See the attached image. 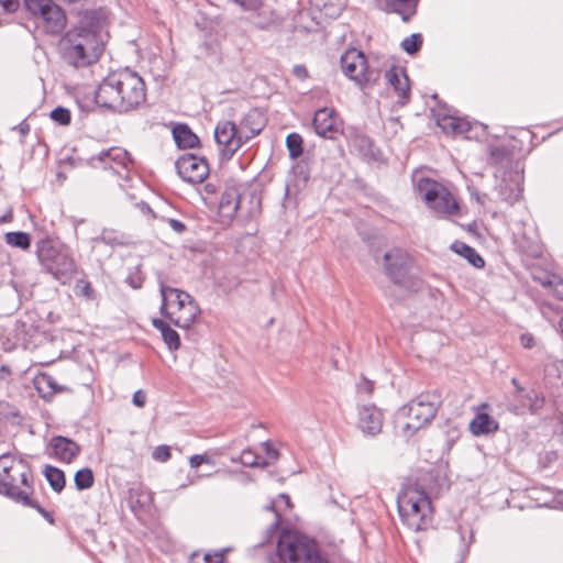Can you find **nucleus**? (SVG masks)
Wrapping results in <instances>:
<instances>
[{
    "label": "nucleus",
    "mask_w": 563,
    "mask_h": 563,
    "mask_svg": "<svg viewBox=\"0 0 563 563\" xmlns=\"http://www.w3.org/2000/svg\"><path fill=\"white\" fill-rule=\"evenodd\" d=\"M106 40L104 19L97 12H86L60 38L62 59L74 68L91 66L99 60Z\"/></svg>",
    "instance_id": "nucleus-1"
},
{
    "label": "nucleus",
    "mask_w": 563,
    "mask_h": 563,
    "mask_svg": "<svg viewBox=\"0 0 563 563\" xmlns=\"http://www.w3.org/2000/svg\"><path fill=\"white\" fill-rule=\"evenodd\" d=\"M96 103L118 113L139 109L146 100L143 78L129 68L110 73L99 84L95 93Z\"/></svg>",
    "instance_id": "nucleus-2"
},
{
    "label": "nucleus",
    "mask_w": 563,
    "mask_h": 563,
    "mask_svg": "<svg viewBox=\"0 0 563 563\" xmlns=\"http://www.w3.org/2000/svg\"><path fill=\"white\" fill-rule=\"evenodd\" d=\"M442 404V395L439 389H424L407 404L398 408L397 422L408 418L409 421L400 424V434L406 440L412 438L420 429L428 426L437 416Z\"/></svg>",
    "instance_id": "nucleus-3"
},
{
    "label": "nucleus",
    "mask_w": 563,
    "mask_h": 563,
    "mask_svg": "<svg viewBox=\"0 0 563 563\" xmlns=\"http://www.w3.org/2000/svg\"><path fill=\"white\" fill-rule=\"evenodd\" d=\"M34 474L27 461L20 457L10 466H3L0 474V496L23 506L34 496Z\"/></svg>",
    "instance_id": "nucleus-4"
},
{
    "label": "nucleus",
    "mask_w": 563,
    "mask_h": 563,
    "mask_svg": "<svg viewBox=\"0 0 563 563\" xmlns=\"http://www.w3.org/2000/svg\"><path fill=\"white\" fill-rule=\"evenodd\" d=\"M415 487L404 486L397 495L401 522L412 531L426 530L432 522V501Z\"/></svg>",
    "instance_id": "nucleus-5"
},
{
    "label": "nucleus",
    "mask_w": 563,
    "mask_h": 563,
    "mask_svg": "<svg viewBox=\"0 0 563 563\" xmlns=\"http://www.w3.org/2000/svg\"><path fill=\"white\" fill-rule=\"evenodd\" d=\"M161 313L175 325L188 329L200 313L195 299L186 291L161 284Z\"/></svg>",
    "instance_id": "nucleus-6"
},
{
    "label": "nucleus",
    "mask_w": 563,
    "mask_h": 563,
    "mask_svg": "<svg viewBox=\"0 0 563 563\" xmlns=\"http://www.w3.org/2000/svg\"><path fill=\"white\" fill-rule=\"evenodd\" d=\"M37 256L45 271L56 280L67 284L76 274V264L68 250L63 244L43 242L37 250Z\"/></svg>",
    "instance_id": "nucleus-7"
},
{
    "label": "nucleus",
    "mask_w": 563,
    "mask_h": 563,
    "mask_svg": "<svg viewBox=\"0 0 563 563\" xmlns=\"http://www.w3.org/2000/svg\"><path fill=\"white\" fill-rule=\"evenodd\" d=\"M418 191L437 217L450 218L459 213L456 199L442 184L430 178H421L418 181Z\"/></svg>",
    "instance_id": "nucleus-8"
},
{
    "label": "nucleus",
    "mask_w": 563,
    "mask_h": 563,
    "mask_svg": "<svg viewBox=\"0 0 563 563\" xmlns=\"http://www.w3.org/2000/svg\"><path fill=\"white\" fill-rule=\"evenodd\" d=\"M340 67L343 75L361 90L374 86L379 78V73L369 67L365 54L354 47L341 55Z\"/></svg>",
    "instance_id": "nucleus-9"
},
{
    "label": "nucleus",
    "mask_w": 563,
    "mask_h": 563,
    "mask_svg": "<svg viewBox=\"0 0 563 563\" xmlns=\"http://www.w3.org/2000/svg\"><path fill=\"white\" fill-rule=\"evenodd\" d=\"M261 133V122L251 131H241L232 121H220L214 129V139L220 146L221 156L230 159L249 140Z\"/></svg>",
    "instance_id": "nucleus-10"
},
{
    "label": "nucleus",
    "mask_w": 563,
    "mask_h": 563,
    "mask_svg": "<svg viewBox=\"0 0 563 563\" xmlns=\"http://www.w3.org/2000/svg\"><path fill=\"white\" fill-rule=\"evenodd\" d=\"M313 542L312 539L291 530H283L277 539V555L285 563H300L303 552Z\"/></svg>",
    "instance_id": "nucleus-11"
},
{
    "label": "nucleus",
    "mask_w": 563,
    "mask_h": 563,
    "mask_svg": "<svg viewBox=\"0 0 563 563\" xmlns=\"http://www.w3.org/2000/svg\"><path fill=\"white\" fill-rule=\"evenodd\" d=\"M406 486L415 487L419 493H422L421 495H424L431 501L432 498H437L444 490H448L450 483L446 475L443 474L441 470L430 468L420 472L415 483Z\"/></svg>",
    "instance_id": "nucleus-12"
},
{
    "label": "nucleus",
    "mask_w": 563,
    "mask_h": 563,
    "mask_svg": "<svg viewBox=\"0 0 563 563\" xmlns=\"http://www.w3.org/2000/svg\"><path fill=\"white\" fill-rule=\"evenodd\" d=\"M178 175L189 184H200L209 175V165L203 157L184 154L176 162Z\"/></svg>",
    "instance_id": "nucleus-13"
},
{
    "label": "nucleus",
    "mask_w": 563,
    "mask_h": 563,
    "mask_svg": "<svg viewBox=\"0 0 563 563\" xmlns=\"http://www.w3.org/2000/svg\"><path fill=\"white\" fill-rule=\"evenodd\" d=\"M384 415L374 404L357 406V429L364 437L374 438L382 432Z\"/></svg>",
    "instance_id": "nucleus-14"
},
{
    "label": "nucleus",
    "mask_w": 563,
    "mask_h": 563,
    "mask_svg": "<svg viewBox=\"0 0 563 563\" xmlns=\"http://www.w3.org/2000/svg\"><path fill=\"white\" fill-rule=\"evenodd\" d=\"M316 133L324 139L333 140L343 133V122L332 108H322L316 111L313 121Z\"/></svg>",
    "instance_id": "nucleus-15"
},
{
    "label": "nucleus",
    "mask_w": 563,
    "mask_h": 563,
    "mask_svg": "<svg viewBox=\"0 0 563 563\" xmlns=\"http://www.w3.org/2000/svg\"><path fill=\"white\" fill-rule=\"evenodd\" d=\"M545 402L540 389H514L510 410L516 415L537 413Z\"/></svg>",
    "instance_id": "nucleus-16"
},
{
    "label": "nucleus",
    "mask_w": 563,
    "mask_h": 563,
    "mask_svg": "<svg viewBox=\"0 0 563 563\" xmlns=\"http://www.w3.org/2000/svg\"><path fill=\"white\" fill-rule=\"evenodd\" d=\"M97 163H100L104 169H112L119 176H123V172L129 170L132 161L124 148L117 146L101 151L97 156L91 157V164L97 166Z\"/></svg>",
    "instance_id": "nucleus-17"
},
{
    "label": "nucleus",
    "mask_w": 563,
    "mask_h": 563,
    "mask_svg": "<svg viewBox=\"0 0 563 563\" xmlns=\"http://www.w3.org/2000/svg\"><path fill=\"white\" fill-rule=\"evenodd\" d=\"M240 208V191L236 186L228 185L221 192L218 208L217 221L220 224L229 225L233 222Z\"/></svg>",
    "instance_id": "nucleus-18"
},
{
    "label": "nucleus",
    "mask_w": 563,
    "mask_h": 563,
    "mask_svg": "<svg viewBox=\"0 0 563 563\" xmlns=\"http://www.w3.org/2000/svg\"><path fill=\"white\" fill-rule=\"evenodd\" d=\"M385 269L395 284L407 287L409 256L401 250L394 249L385 254Z\"/></svg>",
    "instance_id": "nucleus-19"
},
{
    "label": "nucleus",
    "mask_w": 563,
    "mask_h": 563,
    "mask_svg": "<svg viewBox=\"0 0 563 563\" xmlns=\"http://www.w3.org/2000/svg\"><path fill=\"white\" fill-rule=\"evenodd\" d=\"M49 445L54 457L63 463L73 462L81 452V448L76 441L64 435L52 437Z\"/></svg>",
    "instance_id": "nucleus-20"
},
{
    "label": "nucleus",
    "mask_w": 563,
    "mask_h": 563,
    "mask_svg": "<svg viewBox=\"0 0 563 563\" xmlns=\"http://www.w3.org/2000/svg\"><path fill=\"white\" fill-rule=\"evenodd\" d=\"M126 494L128 506L135 516L151 510L154 496L148 488L137 484L130 487Z\"/></svg>",
    "instance_id": "nucleus-21"
},
{
    "label": "nucleus",
    "mask_w": 563,
    "mask_h": 563,
    "mask_svg": "<svg viewBox=\"0 0 563 563\" xmlns=\"http://www.w3.org/2000/svg\"><path fill=\"white\" fill-rule=\"evenodd\" d=\"M489 408L487 402L476 407L475 416L470 422V431L476 437L493 433L499 429V423L486 411Z\"/></svg>",
    "instance_id": "nucleus-22"
},
{
    "label": "nucleus",
    "mask_w": 563,
    "mask_h": 563,
    "mask_svg": "<svg viewBox=\"0 0 563 563\" xmlns=\"http://www.w3.org/2000/svg\"><path fill=\"white\" fill-rule=\"evenodd\" d=\"M439 126L445 131L451 132L455 135H463L465 139L476 137L477 134H472L474 130H483V126L477 123H471L464 118L454 115H444L438 119Z\"/></svg>",
    "instance_id": "nucleus-23"
},
{
    "label": "nucleus",
    "mask_w": 563,
    "mask_h": 563,
    "mask_svg": "<svg viewBox=\"0 0 563 563\" xmlns=\"http://www.w3.org/2000/svg\"><path fill=\"white\" fill-rule=\"evenodd\" d=\"M385 79L400 99L401 104L408 101L410 95L409 79L404 68L393 66L385 73Z\"/></svg>",
    "instance_id": "nucleus-24"
},
{
    "label": "nucleus",
    "mask_w": 563,
    "mask_h": 563,
    "mask_svg": "<svg viewBox=\"0 0 563 563\" xmlns=\"http://www.w3.org/2000/svg\"><path fill=\"white\" fill-rule=\"evenodd\" d=\"M37 24L47 33V34H59L67 24V18L65 12L59 5L51 7V11H47L46 14L37 22Z\"/></svg>",
    "instance_id": "nucleus-25"
},
{
    "label": "nucleus",
    "mask_w": 563,
    "mask_h": 563,
    "mask_svg": "<svg viewBox=\"0 0 563 563\" xmlns=\"http://www.w3.org/2000/svg\"><path fill=\"white\" fill-rule=\"evenodd\" d=\"M497 191L501 200L508 205L515 203L519 200L522 192L520 176L518 174L509 173L497 187Z\"/></svg>",
    "instance_id": "nucleus-26"
},
{
    "label": "nucleus",
    "mask_w": 563,
    "mask_h": 563,
    "mask_svg": "<svg viewBox=\"0 0 563 563\" xmlns=\"http://www.w3.org/2000/svg\"><path fill=\"white\" fill-rule=\"evenodd\" d=\"M255 12L257 16L255 25L261 30H268L283 23L280 15L271 7L262 4L261 1L260 9H257Z\"/></svg>",
    "instance_id": "nucleus-27"
},
{
    "label": "nucleus",
    "mask_w": 563,
    "mask_h": 563,
    "mask_svg": "<svg viewBox=\"0 0 563 563\" xmlns=\"http://www.w3.org/2000/svg\"><path fill=\"white\" fill-rule=\"evenodd\" d=\"M173 136L180 148H194L199 144L198 136L186 124L176 125L173 129Z\"/></svg>",
    "instance_id": "nucleus-28"
},
{
    "label": "nucleus",
    "mask_w": 563,
    "mask_h": 563,
    "mask_svg": "<svg viewBox=\"0 0 563 563\" xmlns=\"http://www.w3.org/2000/svg\"><path fill=\"white\" fill-rule=\"evenodd\" d=\"M418 0H385L386 10L398 13L408 21L415 13Z\"/></svg>",
    "instance_id": "nucleus-29"
},
{
    "label": "nucleus",
    "mask_w": 563,
    "mask_h": 563,
    "mask_svg": "<svg viewBox=\"0 0 563 563\" xmlns=\"http://www.w3.org/2000/svg\"><path fill=\"white\" fill-rule=\"evenodd\" d=\"M43 475L53 492L59 494L65 488L66 476L62 468L46 464L43 470Z\"/></svg>",
    "instance_id": "nucleus-30"
},
{
    "label": "nucleus",
    "mask_w": 563,
    "mask_h": 563,
    "mask_svg": "<svg viewBox=\"0 0 563 563\" xmlns=\"http://www.w3.org/2000/svg\"><path fill=\"white\" fill-rule=\"evenodd\" d=\"M451 250L464 257L471 265L476 268H482L485 265L484 258L476 252V250L463 242L455 241L452 243Z\"/></svg>",
    "instance_id": "nucleus-31"
},
{
    "label": "nucleus",
    "mask_w": 563,
    "mask_h": 563,
    "mask_svg": "<svg viewBox=\"0 0 563 563\" xmlns=\"http://www.w3.org/2000/svg\"><path fill=\"white\" fill-rule=\"evenodd\" d=\"M456 532L460 538L459 555L460 561L455 563H463L470 552V547L474 542V531L471 526L459 525Z\"/></svg>",
    "instance_id": "nucleus-32"
},
{
    "label": "nucleus",
    "mask_w": 563,
    "mask_h": 563,
    "mask_svg": "<svg viewBox=\"0 0 563 563\" xmlns=\"http://www.w3.org/2000/svg\"><path fill=\"white\" fill-rule=\"evenodd\" d=\"M0 421L12 426H22L23 417L19 408L5 400H0Z\"/></svg>",
    "instance_id": "nucleus-33"
},
{
    "label": "nucleus",
    "mask_w": 563,
    "mask_h": 563,
    "mask_svg": "<svg viewBox=\"0 0 563 563\" xmlns=\"http://www.w3.org/2000/svg\"><path fill=\"white\" fill-rule=\"evenodd\" d=\"M24 5L38 22L47 11H51V7H56L57 4L52 0H24Z\"/></svg>",
    "instance_id": "nucleus-34"
},
{
    "label": "nucleus",
    "mask_w": 563,
    "mask_h": 563,
    "mask_svg": "<svg viewBox=\"0 0 563 563\" xmlns=\"http://www.w3.org/2000/svg\"><path fill=\"white\" fill-rule=\"evenodd\" d=\"M74 484L77 490L82 492L89 489L95 484V475L90 467H82L74 475Z\"/></svg>",
    "instance_id": "nucleus-35"
},
{
    "label": "nucleus",
    "mask_w": 563,
    "mask_h": 563,
    "mask_svg": "<svg viewBox=\"0 0 563 563\" xmlns=\"http://www.w3.org/2000/svg\"><path fill=\"white\" fill-rule=\"evenodd\" d=\"M232 463H241L243 466L247 467H266L268 462L263 460L258 461V456L250 449H245L241 452L236 457H231Z\"/></svg>",
    "instance_id": "nucleus-36"
},
{
    "label": "nucleus",
    "mask_w": 563,
    "mask_h": 563,
    "mask_svg": "<svg viewBox=\"0 0 563 563\" xmlns=\"http://www.w3.org/2000/svg\"><path fill=\"white\" fill-rule=\"evenodd\" d=\"M5 242L10 246L26 250L31 245V238L25 232H9L5 234Z\"/></svg>",
    "instance_id": "nucleus-37"
},
{
    "label": "nucleus",
    "mask_w": 563,
    "mask_h": 563,
    "mask_svg": "<svg viewBox=\"0 0 563 563\" xmlns=\"http://www.w3.org/2000/svg\"><path fill=\"white\" fill-rule=\"evenodd\" d=\"M302 137L298 133H290L286 137V146L291 158H298L302 152Z\"/></svg>",
    "instance_id": "nucleus-38"
},
{
    "label": "nucleus",
    "mask_w": 563,
    "mask_h": 563,
    "mask_svg": "<svg viewBox=\"0 0 563 563\" xmlns=\"http://www.w3.org/2000/svg\"><path fill=\"white\" fill-rule=\"evenodd\" d=\"M261 122V131L264 128V120L257 110H251L249 111L242 119L240 129L241 131H251L252 128L257 123Z\"/></svg>",
    "instance_id": "nucleus-39"
},
{
    "label": "nucleus",
    "mask_w": 563,
    "mask_h": 563,
    "mask_svg": "<svg viewBox=\"0 0 563 563\" xmlns=\"http://www.w3.org/2000/svg\"><path fill=\"white\" fill-rule=\"evenodd\" d=\"M422 45V36L421 34L415 33L410 36L406 37L401 42L402 49L408 54L417 53Z\"/></svg>",
    "instance_id": "nucleus-40"
},
{
    "label": "nucleus",
    "mask_w": 563,
    "mask_h": 563,
    "mask_svg": "<svg viewBox=\"0 0 563 563\" xmlns=\"http://www.w3.org/2000/svg\"><path fill=\"white\" fill-rule=\"evenodd\" d=\"M23 507H29L36 510L49 525H55V517L52 511L46 510L40 503L32 496Z\"/></svg>",
    "instance_id": "nucleus-41"
},
{
    "label": "nucleus",
    "mask_w": 563,
    "mask_h": 563,
    "mask_svg": "<svg viewBox=\"0 0 563 563\" xmlns=\"http://www.w3.org/2000/svg\"><path fill=\"white\" fill-rule=\"evenodd\" d=\"M300 563H324L317 543L313 541L308 550L303 552Z\"/></svg>",
    "instance_id": "nucleus-42"
},
{
    "label": "nucleus",
    "mask_w": 563,
    "mask_h": 563,
    "mask_svg": "<svg viewBox=\"0 0 563 563\" xmlns=\"http://www.w3.org/2000/svg\"><path fill=\"white\" fill-rule=\"evenodd\" d=\"M51 119L60 125H68L70 123L71 114L67 108L57 107L51 111Z\"/></svg>",
    "instance_id": "nucleus-43"
},
{
    "label": "nucleus",
    "mask_w": 563,
    "mask_h": 563,
    "mask_svg": "<svg viewBox=\"0 0 563 563\" xmlns=\"http://www.w3.org/2000/svg\"><path fill=\"white\" fill-rule=\"evenodd\" d=\"M162 338L169 350H177L180 345L179 334L172 328L166 329Z\"/></svg>",
    "instance_id": "nucleus-44"
},
{
    "label": "nucleus",
    "mask_w": 563,
    "mask_h": 563,
    "mask_svg": "<svg viewBox=\"0 0 563 563\" xmlns=\"http://www.w3.org/2000/svg\"><path fill=\"white\" fill-rule=\"evenodd\" d=\"M225 552H227V549H222V550L216 551L213 553L208 552L203 555V558L200 562H196V563H227Z\"/></svg>",
    "instance_id": "nucleus-45"
},
{
    "label": "nucleus",
    "mask_w": 563,
    "mask_h": 563,
    "mask_svg": "<svg viewBox=\"0 0 563 563\" xmlns=\"http://www.w3.org/2000/svg\"><path fill=\"white\" fill-rule=\"evenodd\" d=\"M144 282V275L142 274L139 266L134 268L126 277V283L134 289L141 288Z\"/></svg>",
    "instance_id": "nucleus-46"
},
{
    "label": "nucleus",
    "mask_w": 563,
    "mask_h": 563,
    "mask_svg": "<svg viewBox=\"0 0 563 563\" xmlns=\"http://www.w3.org/2000/svg\"><path fill=\"white\" fill-rule=\"evenodd\" d=\"M34 387H58L52 376L47 375L46 373H38L33 378Z\"/></svg>",
    "instance_id": "nucleus-47"
},
{
    "label": "nucleus",
    "mask_w": 563,
    "mask_h": 563,
    "mask_svg": "<svg viewBox=\"0 0 563 563\" xmlns=\"http://www.w3.org/2000/svg\"><path fill=\"white\" fill-rule=\"evenodd\" d=\"M152 457L158 462L168 461L170 459V448L166 444L157 445L152 453Z\"/></svg>",
    "instance_id": "nucleus-48"
},
{
    "label": "nucleus",
    "mask_w": 563,
    "mask_h": 563,
    "mask_svg": "<svg viewBox=\"0 0 563 563\" xmlns=\"http://www.w3.org/2000/svg\"><path fill=\"white\" fill-rule=\"evenodd\" d=\"M203 463L213 464V461L211 460V457L207 453L194 454L189 459V465H190L191 468H197V467H199Z\"/></svg>",
    "instance_id": "nucleus-49"
},
{
    "label": "nucleus",
    "mask_w": 563,
    "mask_h": 563,
    "mask_svg": "<svg viewBox=\"0 0 563 563\" xmlns=\"http://www.w3.org/2000/svg\"><path fill=\"white\" fill-rule=\"evenodd\" d=\"M276 519L273 523L269 525V527L265 531V538L261 542V544H264L265 542L271 541L275 534L278 532L279 523H280V516L276 512Z\"/></svg>",
    "instance_id": "nucleus-50"
},
{
    "label": "nucleus",
    "mask_w": 563,
    "mask_h": 563,
    "mask_svg": "<svg viewBox=\"0 0 563 563\" xmlns=\"http://www.w3.org/2000/svg\"><path fill=\"white\" fill-rule=\"evenodd\" d=\"M245 11H256L260 9V0H233Z\"/></svg>",
    "instance_id": "nucleus-51"
},
{
    "label": "nucleus",
    "mask_w": 563,
    "mask_h": 563,
    "mask_svg": "<svg viewBox=\"0 0 563 563\" xmlns=\"http://www.w3.org/2000/svg\"><path fill=\"white\" fill-rule=\"evenodd\" d=\"M132 404L139 408L146 404V393L144 389H136L132 397Z\"/></svg>",
    "instance_id": "nucleus-52"
},
{
    "label": "nucleus",
    "mask_w": 563,
    "mask_h": 563,
    "mask_svg": "<svg viewBox=\"0 0 563 563\" xmlns=\"http://www.w3.org/2000/svg\"><path fill=\"white\" fill-rule=\"evenodd\" d=\"M263 448H264V451H265V454L267 455V457H269L271 460L273 461H276L278 460L279 457V452L278 450L271 443V441H265L263 442Z\"/></svg>",
    "instance_id": "nucleus-53"
},
{
    "label": "nucleus",
    "mask_w": 563,
    "mask_h": 563,
    "mask_svg": "<svg viewBox=\"0 0 563 563\" xmlns=\"http://www.w3.org/2000/svg\"><path fill=\"white\" fill-rule=\"evenodd\" d=\"M65 389H36L38 396L43 398L45 401H52L55 394L64 391Z\"/></svg>",
    "instance_id": "nucleus-54"
},
{
    "label": "nucleus",
    "mask_w": 563,
    "mask_h": 563,
    "mask_svg": "<svg viewBox=\"0 0 563 563\" xmlns=\"http://www.w3.org/2000/svg\"><path fill=\"white\" fill-rule=\"evenodd\" d=\"M292 73L300 80H305L308 78V70L303 65L294 66Z\"/></svg>",
    "instance_id": "nucleus-55"
},
{
    "label": "nucleus",
    "mask_w": 563,
    "mask_h": 563,
    "mask_svg": "<svg viewBox=\"0 0 563 563\" xmlns=\"http://www.w3.org/2000/svg\"><path fill=\"white\" fill-rule=\"evenodd\" d=\"M520 343L526 349H531L534 346V338L530 333L521 334Z\"/></svg>",
    "instance_id": "nucleus-56"
},
{
    "label": "nucleus",
    "mask_w": 563,
    "mask_h": 563,
    "mask_svg": "<svg viewBox=\"0 0 563 563\" xmlns=\"http://www.w3.org/2000/svg\"><path fill=\"white\" fill-rule=\"evenodd\" d=\"M168 223H169L170 228H172L175 232H177V233H181V232H184V231H185V229H186L185 224H184L181 221L176 220V219H169V220H168Z\"/></svg>",
    "instance_id": "nucleus-57"
},
{
    "label": "nucleus",
    "mask_w": 563,
    "mask_h": 563,
    "mask_svg": "<svg viewBox=\"0 0 563 563\" xmlns=\"http://www.w3.org/2000/svg\"><path fill=\"white\" fill-rule=\"evenodd\" d=\"M0 4L8 12H12L18 7V0H0Z\"/></svg>",
    "instance_id": "nucleus-58"
},
{
    "label": "nucleus",
    "mask_w": 563,
    "mask_h": 563,
    "mask_svg": "<svg viewBox=\"0 0 563 563\" xmlns=\"http://www.w3.org/2000/svg\"><path fill=\"white\" fill-rule=\"evenodd\" d=\"M153 325H154V328L159 330L161 334H163L166 329L170 328L165 321H163L161 319H154L153 320Z\"/></svg>",
    "instance_id": "nucleus-59"
},
{
    "label": "nucleus",
    "mask_w": 563,
    "mask_h": 563,
    "mask_svg": "<svg viewBox=\"0 0 563 563\" xmlns=\"http://www.w3.org/2000/svg\"><path fill=\"white\" fill-rule=\"evenodd\" d=\"M554 294L558 298L563 300V280H559L554 284Z\"/></svg>",
    "instance_id": "nucleus-60"
},
{
    "label": "nucleus",
    "mask_w": 563,
    "mask_h": 563,
    "mask_svg": "<svg viewBox=\"0 0 563 563\" xmlns=\"http://www.w3.org/2000/svg\"><path fill=\"white\" fill-rule=\"evenodd\" d=\"M554 501H556L559 504L560 508L563 510V489L559 490L554 495Z\"/></svg>",
    "instance_id": "nucleus-61"
},
{
    "label": "nucleus",
    "mask_w": 563,
    "mask_h": 563,
    "mask_svg": "<svg viewBox=\"0 0 563 563\" xmlns=\"http://www.w3.org/2000/svg\"><path fill=\"white\" fill-rule=\"evenodd\" d=\"M141 211L144 213V214H151L153 216V212H152V209L146 206L145 203H142L141 205Z\"/></svg>",
    "instance_id": "nucleus-62"
},
{
    "label": "nucleus",
    "mask_w": 563,
    "mask_h": 563,
    "mask_svg": "<svg viewBox=\"0 0 563 563\" xmlns=\"http://www.w3.org/2000/svg\"><path fill=\"white\" fill-rule=\"evenodd\" d=\"M19 130L22 134H26L29 132L30 128L26 123H21L19 125Z\"/></svg>",
    "instance_id": "nucleus-63"
},
{
    "label": "nucleus",
    "mask_w": 563,
    "mask_h": 563,
    "mask_svg": "<svg viewBox=\"0 0 563 563\" xmlns=\"http://www.w3.org/2000/svg\"><path fill=\"white\" fill-rule=\"evenodd\" d=\"M205 190H206L207 192H209V194H214L216 188H214V186H213V185H211V184H207V185L205 186Z\"/></svg>",
    "instance_id": "nucleus-64"
}]
</instances>
